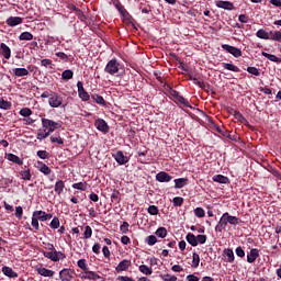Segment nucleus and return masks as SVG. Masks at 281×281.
<instances>
[{
    "mask_svg": "<svg viewBox=\"0 0 281 281\" xmlns=\"http://www.w3.org/2000/svg\"><path fill=\"white\" fill-rule=\"evenodd\" d=\"M270 41H277L281 43V32L280 31H270Z\"/></svg>",
    "mask_w": 281,
    "mask_h": 281,
    "instance_id": "obj_35",
    "label": "nucleus"
},
{
    "mask_svg": "<svg viewBox=\"0 0 281 281\" xmlns=\"http://www.w3.org/2000/svg\"><path fill=\"white\" fill-rule=\"evenodd\" d=\"M131 267V260L124 259L122 260L115 268V271L117 273H122V271H127V269Z\"/></svg>",
    "mask_w": 281,
    "mask_h": 281,
    "instance_id": "obj_13",
    "label": "nucleus"
},
{
    "mask_svg": "<svg viewBox=\"0 0 281 281\" xmlns=\"http://www.w3.org/2000/svg\"><path fill=\"white\" fill-rule=\"evenodd\" d=\"M128 222H123V224L120 226L122 234H128Z\"/></svg>",
    "mask_w": 281,
    "mask_h": 281,
    "instance_id": "obj_57",
    "label": "nucleus"
},
{
    "mask_svg": "<svg viewBox=\"0 0 281 281\" xmlns=\"http://www.w3.org/2000/svg\"><path fill=\"white\" fill-rule=\"evenodd\" d=\"M20 177L24 181H30V179H32V173H30V169H26L20 172Z\"/></svg>",
    "mask_w": 281,
    "mask_h": 281,
    "instance_id": "obj_40",
    "label": "nucleus"
},
{
    "mask_svg": "<svg viewBox=\"0 0 281 281\" xmlns=\"http://www.w3.org/2000/svg\"><path fill=\"white\" fill-rule=\"evenodd\" d=\"M161 278L164 281H177V276L172 274H164Z\"/></svg>",
    "mask_w": 281,
    "mask_h": 281,
    "instance_id": "obj_60",
    "label": "nucleus"
},
{
    "mask_svg": "<svg viewBox=\"0 0 281 281\" xmlns=\"http://www.w3.org/2000/svg\"><path fill=\"white\" fill-rule=\"evenodd\" d=\"M77 265H78L79 269H82V271H85V273H86V271H89V270H87V260L80 259V260H78Z\"/></svg>",
    "mask_w": 281,
    "mask_h": 281,
    "instance_id": "obj_51",
    "label": "nucleus"
},
{
    "mask_svg": "<svg viewBox=\"0 0 281 281\" xmlns=\"http://www.w3.org/2000/svg\"><path fill=\"white\" fill-rule=\"evenodd\" d=\"M74 190H81V192H87V182H77L72 184Z\"/></svg>",
    "mask_w": 281,
    "mask_h": 281,
    "instance_id": "obj_37",
    "label": "nucleus"
},
{
    "mask_svg": "<svg viewBox=\"0 0 281 281\" xmlns=\"http://www.w3.org/2000/svg\"><path fill=\"white\" fill-rule=\"evenodd\" d=\"M200 262H201V257L199 256V254L193 252V255H192V267H193V269H196L199 267Z\"/></svg>",
    "mask_w": 281,
    "mask_h": 281,
    "instance_id": "obj_38",
    "label": "nucleus"
},
{
    "mask_svg": "<svg viewBox=\"0 0 281 281\" xmlns=\"http://www.w3.org/2000/svg\"><path fill=\"white\" fill-rule=\"evenodd\" d=\"M15 216L21 220L23 218V207L22 206H16L15 207Z\"/></svg>",
    "mask_w": 281,
    "mask_h": 281,
    "instance_id": "obj_58",
    "label": "nucleus"
},
{
    "mask_svg": "<svg viewBox=\"0 0 281 281\" xmlns=\"http://www.w3.org/2000/svg\"><path fill=\"white\" fill-rule=\"evenodd\" d=\"M19 38L21 41H32V38H34V35H32V33L30 32H23L22 34H20Z\"/></svg>",
    "mask_w": 281,
    "mask_h": 281,
    "instance_id": "obj_43",
    "label": "nucleus"
},
{
    "mask_svg": "<svg viewBox=\"0 0 281 281\" xmlns=\"http://www.w3.org/2000/svg\"><path fill=\"white\" fill-rule=\"evenodd\" d=\"M120 67L121 65L117 63V59H111L108 61L104 71L110 76H117V74H120Z\"/></svg>",
    "mask_w": 281,
    "mask_h": 281,
    "instance_id": "obj_2",
    "label": "nucleus"
},
{
    "mask_svg": "<svg viewBox=\"0 0 281 281\" xmlns=\"http://www.w3.org/2000/svg\"><path fill=\"white\" fill-rule=\"evenodd\" d=\"M222 65L224 69H227L228 71H235V74H238L240 71V68H238V66L234 64L223 63Z\"/></svg>",
    "mask_w": 281,
    "mask_h": 281,
    "instance_id": "obj_33",
    "label": "nucleus"
},
{
    "mask_svg": "<svg viewBox=\"0 0 281 281\" xmlns=\"http://www.w3.org/2000/svg\"><path fill=\"white\" fill-rule=\"evenodd\" d=\"M94 126L97 131H100L101 133H109V124L104 119H98L94 122Z\"/></svg>",
    "mask_w": 281,
    "mask_h": 281,
    "instance_id": "obj_8",
    "label": "nucleus"
},
{
    "mask_svg": "<svg viewBox=\"0 0 281 281\" xmlns=\"http://www.w3.org/2000/svg\"><path fill=\"white\" fill-rule=\"evenodd\" d=\"M227 223L229 225H240V218L229 215V213H224L215 226V232H223L227 227Z\"/></svg>",
    "mask_w": 281,
    "mask_h": 281,
    "instance_id": "obj_1",
    "label": "nucleus"
},
{
    "mask_svg": "<svg viewBox=\"0 0 281 281\" xmlns=\"http://www.w3.org/2000/svg\"><path fill=\"white\" fill-rule=\"evenodd\" d=\"M64 190H65V182L63 180H58L55 183V192H56V194H58V195L63 194Z\"/></svg>",
    "mask_w": 281,
    "mask_h": 281,
    "instance_id": "obj_26",
    "label": "nucleus"
},
{
    "mask_svg": "<svg viewBox=\"0 0 281 281\" xmlns=\"http://www.w3.org/2000/svg\"><path fill=\"white\" fill-rule=\"evenodd\" d=\"M37 170H40V172H42L43 175H52V169L45 165L42 161H37V166H36Z\"/></svg>",
    "mask_w": 281,
    "mask_h": 281,
    "instance_id": "obj_18",
    "label": "nucleus"
},
{
    "mask_svg": "<svg viewBox=\"0 0 281 281\" xmlns=\"http://www.w3.org/2000/svg\"><path fill=\"white\" fill-rule=\"evenodd\" d=\"M59 278L61 281H71V272L69 271V269H63L59 272Z\"/></svg>",
    "mask_w": 281,
    "mask_h": 281,
    "instance_id": "obj_22",
    "label": "nucleus"
},
{
    "mask_svg": "<svg viewBox=\"0 0 281 281\" xmlns=\"http://www.w3.org/2000/svg\"><path fill=\"white\" fill-rule=\"evenodd\" d=\"M235 254L238 258H245V250L240 246L236 248Z\"/></svg>",
    "mask_w": 281,
    "mask_h": 281,
    "instance_id": "obj_59",
    "label": "nucleus"
},
{
    "mask_svg": "<svg viewBox=\"0 0 281 281\" xmlns=\"http://www.w3.org/2000/svg\"><path fill=\"white\" fill-rule=\"evenodd\" d=\"M260 258V251L257 248L250 249V252L247 255V262L250 265L256 262Z\"/></svg>",
    "mask_w": 281,
    "mask_h": 281,
    "instance_id": "obj_12",
    "label": "nucleus"
},
{
    "mask_svg": "<svg viewBox=\"0 0 281 281\" xmlns=\"http://www.w3.org/2000/svg\"><path fill=\"white\" fill-rule=\"evenodd\" d=\"M222 49H225V52L232 54L235 58H240V56H243V50H240V48H236L229 44L222 45Z\"/></svg>",
    "mask_w": 281,
    "mask_h": 281,
    "instance_id": "obj_4",
    "label": "nucleus"
},
{
    "mask_svg": "<svg viewBox=\"0 0 281 281\" xmlns=\"http://www.w3.org/2000/svg\"><path fill=\"white\" fill-rule=\"evenodd\" d=\"M187 241L189 245H191V247H196L199 245V243H196V236H194L192 233L187 235Z\"/></svg>",
    "mask_w": 281,
    "mask_h": 281,
    "instance_id": "obj_34",
    "label": "nucleus"
},
{
    "mask_svg": "<svg viewBox=\"0 0 281 281\" xmlns=\"http://www.w3.org/2000/svg\"><path fill=\"white\" fill-rule=\"evenodd\" d=\"M195 239L198 244L200 243V245H205V243H207V236L205 235H198Z\"/></svg>",
    "mask_w": 281,
    "mask_h": 281,
    "instance_id": "obj_53",
    "label": "nucleus"
},
{
    "mask_svg": "<svg viewBox=\"0 0 281 281\" xmlns=\"http://www.w3.org/2000/svg\"><path fill=\"white\" fill-rule=\"evenodd\" d=\"M34 119L26 116V119H23V124H25V126H32V124H34Z\"/></svg>",
    "mask_w": 281,
    "mask_h": 281,
    "instance_id": "obj_61",
    "label": "nucleus"
},
{
    "mask_svg": "<svg viewBox=\"0 0 281 281\" xmlns=\"http://www.w3.org/2000/svg\"><path fill=\"white\" fill-rule=\"evenodd\" d=\"M187 280L188 281H199V277L194 276V274H189L187 276Z\"/></svg>",
    "mask_w": 281,
    "mask_h": 281,
    "instance_id": "obj_64",
    "label": "nucleus"
},
{
    "mask_svg": "<svg viewBox=\"0 0 281 281\" xmlns=\"http://www.w3.org/2000/svg\"><path fill=\"white\" fill-rule=\"evenodd\" d=\"M175 188L177 190H181V188H186L188 186V178H178L175 180Z\"/></svg>",
    "mask_w": 281,
    "mask_h": 281,
    "instance_id": "obj_21",
    "label": "nucleus"
},
{
    "mask_svg": "<svg viewBox=\"0 0 281 281\" xmlns=\"http://www.w3.org/2000/svg\"><path fill=\"white\" fill-rule=\"evenodd\" d=\"M178 102H180V104H183V106H188L190 108V102L188 101V99L183 98L181 94L178 97Z\"/></svg>",
    "mask_w": 281,
    "mask_h": 281,
    "instance_id": "obj_54",
    "label": "nucleus"
},
{
    "mask_svg": "<svg viewBox=\"0 0 281 281\" xmlns=\"http://www.w3.org/2000/svg\"><path fill=\"white\" fill-rule=\"evenodd\" d=\"M37 157H40V159H47L49 157V153H47V150H38Z\"/></svg>",
    "mask_w": 281,
    "mask_h": 281,
    "instance_id": "obj_56",
    "label": "nucleus"
},
{
    "mask_svg": "<svg viewBox=\"0 0 281 281\" xmlns=\"http://www.w3.org/2000/svg\"><path fill=\"white\" fill-rule=\"evenodd\" d=\"M0 109L3 111H10L12 109V102L5 101L3 98L0 97Z\"/></svg>",
    "mask_w": 281,
    "mask_h": 281,
    "instance_id": "obj_29",
    "label": "nucleus"
},
{
    "mask_svg": "<svg viewBox=\"0 0 281 281\" xmlns=\"http://www.w3.org/2000/svg\"><path fill=\"white\" fill-rule=\"evenodd\" d=\"M42 128H45L46 131H48L52 134V133H54V131H56V128H60V123H57L49 119L43 117L42 119Z\"/></svg>",
    "mask_w": 281,
    "mask_h": 281,
    "instance_id": "obj_3",
    "label": "nucleus"
},
{
    "mask_svg": "<svg viewBox=\"0 0 281 281\" xmlns=\"http://www.w3.org/2000/svg\"><path fill=\"white\" fill-rule=\"evenodd\" d=\"M58 260H65V254L58 250H54L52 261L58 262Z\"/></svg>",
    "mask_w": 281,
    "mask_h": 281,
    "instance_id": "obj_30",
    "label": "nucleus"
},
{
    "mask_svg": "<svg viewBox=\"0 0 281 281\" xmlns=\"http://www.w3.org/2000/svg\"><path fill=\"white\" fill-rule=\"evenodd\" d=\"M155 234L158 238H166V236H168V229H166V227H159Z\"/></svg>",
    "mask_w": 281,
    "mask_h": 281,
    "instance_id": "obj_36",
    "label": "nucleus"
},
{
    "mask_svg": "<svg viewBox=\"0 0 281 281\" xmlns=\"http://www.w3.org/2000/svg\"><path fill=\"white\" fill-rule=\"evenodd\" d=\"M31 225H32V227H34V229H36V232H38V229H41V226L38 225V220L36 216H34V214L32 215Z\"/></svg>",
    "mask_w": 281,
    "mask_h": 281,
    "instance_id": "obj_50",
    "label": "nucleus"
},
{
    "mask_svg": "<svg viewBox=\"0 0 281 281\" xmlns=\"http://www.w3.org/2000/svg\"><path fill=\"white\" fill-rule=\"evenodd\" d=\"M171 271H173L175 273H181V271H183V267H181L180 265H175L171 267Z\"/></svg>",
    "mask_w": 281,
    "mask_h": 281,
    "instance_id": "obj_63",
    "label": "nucleus"
},
{
    "mask_svg": "<svg viewBox=\"0 0 281 281\" xmlns=\"http://www.w3.org/2000/svg\"><path fill=\"white\" fill-rule=\"evenodd\" d=\"M224 256L227 258V262H234V250L232 249H225Z\"/></svg>",
    "mask_w": 281,
    "mask_h": 281,
    "instance_id": "obj_39",
    "label": "nucleus"
},
{
    "mask_svg": "<svg viewBox=\"0 0 281 281\" xmlns=\"http://www.w3.org/2000/svg\"><path fill=\"white\" fill-rule=\"evenodd\" d=\"M0 54L5 58V60H10L12 57V49H10V46H7L5 43L0 44Z\"/></svg>",
    "mask_w": 281,
    "mask_h": 281,
    "instance_id": "obj_9",
    "label": "nucleus"
},
{
    "mask_svg": "<svg viewBox=\"0 0 281 281\" xmlns=\"http://www.w3.org/2000/svg\"><path fill=\"white\" fill-rule=\"evenodd\" d=\"M33 215L36 216V218L42 223H45V221L52 220V216H53L52 214L46 213L45 211H35L33 212Z\"/></svg>",
    "mask_w": 281,
    "mask_h": 281,
    "instance_id": "obj_10",
    "label": "nucleus"
},
{
    "mask_svg": "<svg viewBox=\"0 0 281 281\" xmlns=\"http://www.w3.org/2000/svg\"><path fill=\"white\" fill-rule=\"evenodd\" d=\"M38 276H43V278H54V270H49L47 268H37L36 269Z\"/></svg>",
    "mask_w": 281,
    "mask_h": 281,
    "instance_id": "obj_16",
    "label": "nucleus"
},
{
    "mask_svg": "<svg viewBox=\"0 0 281 281\" xmlns=\"http://www.w3.org/2000/svg\"><path fill=\"white\" fill-rule=\"evenodd\" d=\"M2 273L7 276V278H19V273L14 272V270L8 266L2 267Z\"/></svg>",
    "mask_w": 281,
    "mask_h": 281,
    "instance_id": "obj_19",
    "label": "nucleus"
},
{
    "mask_svg": "<svg viewBox=\"0 0 281 281\" xmlns=\"http://www.w3.org/2000/svg\"><path fill=\"white\" fill-rule=\"evenodd\" d=\"M8 160L12 161L13 164H18V166H23V160L14 154H9Z\"/></svg>",
    "mask_w": 281,
    "mask_h": 281,
    "instance_id": "obj_28",
    "label": "nucleus"
},
{
    "mask_svg": "<svg viewBox=\"0 0 281 281\" xmlns=\"http://www.w3.org/2000/svg\"><path fill=\"white\" fill-rule=\"evenodd\" d=\"M20 115H22V117H30L32 110L30 108H23L20 110Z\"/></svg>",
    "mask_w": 281,
    "mask_h": 281,
    "instance_id": "obj_46",
    "label": "nucleus"
},
{
    "mask_svg": "<svg viewBox=\"0 0 281 281\" xmlns=\"http://www.w3.org/2000/svg\"><path fill=\"white\" fill-rule=\"evenodd\" d=\"M48 104L52 109H58V106L63 105V97L54 93L48 99Z\"/></svg>",
    "mask_w": 281,
    "mask_h": 281,
    "instance_id": "obj_6",
    "label": "nucleus"
},
{
    "mask_svg": "<svg viewBox=\"0 0 281 281\" xmlns=\"http://www.w3.org/2000/svg\"><path fill=\"white\" fill-rule=\"evenodd\" d=\"M213 181H215V183H228L229 178H227L223 175H216L213 177Z\"/></svg>",
    "mask_w": 281,
    "mask_h": 281,
    "instance_id": "obj_31",
    "label": "nucleus"
},
{
    "mask_svg": "<svg viewBox=\"0 0 281 281\" xmlns=\"http://www.w3.org/2000/svg\"><path fill=\"white\" fill-rule=\"evenodd\" d=\"M91 236H93V229L91 228V226L87 225L85 227L83 238L89 239L91 238Z\"/></svg>",
    "mask_w": 281,
    "mask_h": 281,
    "instance_id": "obj_42",
    "label": "nucleus"
},
{
    "mask_svg": "<svg viewBox=\"0 0 281 281\" xmlns=\"http://www.w3.org/2000/svg\"><path fill=\"white\" fill-rule=\"evenodd\" d=\"M49 135H52V134L48 131H46L45 128L38 130L36 139L42 142V139H46V137H49Z\"/></svg>",
    "mask_w": 281,
    "mask_h": 281,
    "instance_id": "obj_25",
    "label": "nucleus"
},
{
    "mask_svg": "<svg viewBox=\"0 0 281 281\" xmlns=\"http://www.w3.org/2000/svg\"><path fill=\"white\" fill-rule=\"evenodd\" d=\"M172 203H173L175 207H181V205H183V198L176 196V198H173Z\"/></svg>",
    "mask_w": 281,
    "mask_h": 281,
    "instance_id": "obj_48",
    "label": "nucleus"
},
{
    "mask_svg": "<svg viewBox=\"0 0 281 281\" xmlns=\"http://www.w3.org/2000/svg\"><path fill=\"white\" fill-rule=\"evenodd\" d=\"M217 8H222L223 10H234V3L229 1L220 0L216 2Z\"/></svg>",
    "mask_w": 281,
    "mask_h": 281,
    "instance_id": "obj_20",
    "label": "nucleus"
},
{
    "mask_svg": "<svg viewBox=\"0 0 281 281\" xmlns=\"http://www.w3.org/2000/svg\"><path fill=\"white\" fill-rule=\"evenodd\" d=\"M23 23V19L19 16H10L7 19V25L9 27H16V25H21Z\"/></svg>",
    "mask_w": 281,
    "mask_h": 281,
    "instance_id": "obj_15",
    "label": "nucleus"
},
{
    "mask_svg": "<svg viewBox=\"0 0 281 281\" xmlns=\"http://www.w3.org/2000/svg\"><path fill=\"white\" fill-rule=\"evenodd\" d=\"M248 74H251L252 76H260V70L256 67H248L247 68Z\"/></svg>",
    "mask_w": 281,
    "mask_h": 281,
    "instance_id": "obj_55",
    "label": "nucleus"
},
{
    "mask_svg": "<svg viewBox=\"0 0 281 281\" xmlns=\"http://www.w3.org/2000/svg\"><path fill=\"white\" fill-rule=\"evenodd\" d=\"M61 78L64 80H71V78H74V71L71 70H65L63 74H61Z\"/></svg>",
    "mask_w": 281,
    "mask_h": 281,
    "instance_id": "obj_44",
    "label": "nucleus"
},
{
    "mask_svg": "<svg viewBox=\"0 0 281 281\" xmlns=\"http://www.w3.org/2000/svg\"><path fill=\"white\" fill-rule=\"evenodd\" d=\"M41 65H42V67H52L53 61H52V59H42Z\"/></svg>",
    "mask_w": 281,
    "mask_h": 281,
    "instance_id": "obj_62",
    "label": "nucleus"
},
{
    "mask_svg": "<svg viewBox=\"0 0 281 281\" xmlns=\"http://www.w3.org/2000/svg\"><path fill=\"white\" fill-rule=\"evenodd\" d=\"M138 270L140 271V273H144V276H153V268L146 265L139 266Z\"/></svg>",
    "mask_w": 281,
    "mask_h": 281,
    "instance_id": "obj_32",
    "label": "nucleus"
},
{
    "mask_svg": "<svg viewBox=\"0 0 281 281\" xmlns=\"http://www.w3.org/2000/svg\"><path fill=\"white\" fill-rule=\"evenodd\" d=\"M13 74L14 76H18V78H21L23 76H30V70L26 68H14Z\"/></svg>",
    "mask_w": 281,
    "mask_h": 281,
    "instance_id": "obj_23",
    "label": "nucleus"
},
{
    "mask_svg": "<svg viewBox=\"0 0 281 281\" xmlns=\"http://www.w3.org/2000/svg\"><path fill=\"white\" fill-rule=\"evenodd\" d=\"M78 95L82 102H89V92L85 90V86H82V81L77 82Z\"/></svg>",
    "mask_w": 281,
    "mask_h": 281,
    "instance_id": "obj_7",
    "label": "nucleus"
},
{
    "mask_svg": "<svg viewBox=\"0 0 281 281\" xmlns=\"http://www.w3.org/2000/svg\"><path fill=\"white\" fill-rule=\"evenodd\" d=\"M194 214L198 218H203L205 216V210L203 207H196L194 209Z\"/></svg>",
    "mask_w": 281,
    "mask_h": 281,
    "instance_id": "obj_47",
    "label": "nucleus"
},
{
    "mask_svg": "<svg viewBox=\"0 0 281 281\" xmlns=\"http://www.w3.org/2000/svg\"><path fill=\"white\" fill-rule=\"evenodd\" d=\"M145 243H147L149 247H153V245L157 244V237L155 235H149L146 237Z\"/></svg>",
    "mask_w": 281,
    "mask_h": 281,
    "instance_id": "obj_41",
    "label": "nucleus"
},
{
    "mask_svg": "<svg viewBox=\"0 0 281 281\" xmlns=\"http://www.w3.org/2000/svg\"><path fill=\"white\" fill-rule=\"evenodd\" d=\"M261 56H263L265 58H267L268 60H271V63H281L280 57L276 56V55H271L269 53L262 52Z\"/></svg>",
    "mask_w": 281,
    "mask_h": 281,
    "instance_id": "obj_27",
    "label": "nucleus"
},
{
    "mask_svg": "<svg viewBox=\"0 0 281 281\" xmlns=\"http://www.w3.org/2000/svg\"><path fill=\"white\" fill-rule=\"evenodd\" d=\"M91 99L97 104H100L101 106H106V101H104V98L102 95H100V94H92Z\"/></svg>",
    "mask_w": 281,
    "mask_h": 281,
    "instance_id": "obj_24",
    "label": "nucleus"
},
{
    "mask_svg": "<svg viewBox=\"0 0 281 281\" xmlns=\"http://www.w3.org/2000/svg\"><path fill=\"white\" fill-rule=\"evenodd\" d=\"M50 142L52 144H59V145L65 144V142L60 136H50Z\"/></svg>",
    "mask_w": 281,
    "mask_h": 281,
    "instance_id": "obj_52",
    "label": "nucleus"
},
{
    "mask_svg": "<svg viewBox=\"0 0 281 281\" xmlns=\"http://www.w3.org/2000/svg\"><path fill=\"white\" fill-rule=\"evenodd\" d=\"M257 38H262L263 41H271V32H267L265 29L258 30L256 33Z\"/></svg>",
    "mask_w": 281,
    "mask_h": 281,
    "instance_id": "obj_17",
    "label": "nucleus"
},
{
    "mask_svg": "<svg viewBox=\"0 0 281 281\" xmlns=\"http://www.w3.org/2000/svg\"><path fill=\"white\" fill-rule=\"evenodd\" d=\"M81 280H94V281H104V278L93 271H86L80 274Z\"/></svg>",
    "mask_w": 281,
    "mask_h": 281,
    "instance_id": "obj_5",
    "label": "nucleus"
},
{
    "mask_svg": "<svg viewBox=\"0 0 281 281\" xmlns=\"http://www.w3.org/2000/svg\"><path fill=\"white\" fill-rule=\"evenodd\" d=\"M52 229H58L60 227V220L58 217H54L50 222Z\"/></svg>",
    "mask_w": 281,
    "mask_h": 281,
    "instance_id": "obj_49",
    "label": "nucleus"
},
{
    "mask_svg": "<svg viewBox=\"0 0 281 281\" xmlns=\"http://www.w3.org/2000/svg\"><path fill=\"white\" fill-rule=\"evenodd\" d=\"M115 161L120 164V166H124V164H128V157L124 156L123 151H116L113 155Z\"/></svg>",
    "mask_w": 281,
    "mask_h": 281,
    "instance_id": "obj_14",
    "label": "nucleus"
},
{
    "mask_svg": "<svg viewBox=\"0 0 281 281\" xmlns=\"http://www.w3.org/2000/svg\"><path fill=\"white\" fill-rule=\"evenodd\" d=\"M148 214H150L151 216H157V214H159V209L156 205H150L147 209Z\"/></svg>",
    "mask_w": 281,
    "mask_h": 281,
    "instance_id": "obj_45",
    "label": "nucleus"
},
{
    "mask_svg": "<svg viewBox=\"0 0 281 281\" xmlns=\"http://www.w3.org/2000/svg\"><path fill=\"white\" fill-rule=\"evenodd\" d=\"M156 180H158L159 183H169V181H172V177L166 171H160L156 175Z\"/></svg>",
    "mask_w": 281,
    "mask_h": 281,
    "instance_id": "obj_11",
    "label": "nucleus"
}]
</instances>
